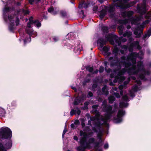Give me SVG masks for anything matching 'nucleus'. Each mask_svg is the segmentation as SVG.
I'll list each match as a JSON object with an SVG mask.
<instances>
[{"instance_id":"9","label":"nucleus","mask_w":151,"mask_h":151,"mask_svg":"<svg viewBox=\"0 0 151 151\" xmlns=\"http://www.w3.org/2000/svg\"><path fill=\"white\" fill-rule=\"evenodd\" d=\"M109 61L112 60L111 62V66H116L119 61L117 58H114L113 57H110L109 59Z\"/></svg>"},{"instance_id":"28","label":"nucleus","mask_w":151,"mask_h":151,"mask_svg":"<svg viewBox=\"0 0 151 151\" xmlns=\"http://www.w3.org/2000/svg\"><path fill=\"white\" fill-rule=\"evenodd\" d=\"M129 105V104L128 103H125L124 102H121L120 103L119 105L121 107H127Z\"/></svg>"},{"instance_id":"11","label":"nucleus","mask_w":151,"mask_h":151,"mask_svg":"<svg viewBox=\"0 0 151 151\" xmlns=\"http://www.w3.org/2000/svg\"><path fill=\"white\" fill-rule=\"evenodd\" d=\"M105 9L109 13H114L116 10L115 8L112 4L109 5V6H106Z\"/></svg>"},{"instance_id":"63","label":"nucleus","mask_w":151,"mask_h":151,"mask_svg":"<svg viewBox=\"0 0 151 151\" xmlns=\"http://www.w3.org/2000/svg\"><path fill=\"white\" fill-rule=\"evenodd\" d=\"M97 137H98V138L99 139V141H100L103 142V141L102 140L101 135H99V134H98L97 135Z\"/></svg>"},{"instance_id":"3","label":"nucleus","mask_w":151,"mask_h":151,"mask_svg":"<svg viewBox=\"0 0 151 151\" xmlns=\"http://www.w3.org/2000/svg\"><path fill=\"white\" fill-rule=\"evenodd\" d=\"M80 135L83 137L80 138V143L81 146L77 148V150L80 151H84L86 149V147L84 145V143L87 141V139L88 138V134L86 132H83L81 130L80 132Z\"/></svg>"},{"instance_id":"40","label":"nucleus","mask_w":151,"mask_h":151,"mask_svg":"<svg viewBox=\"0 0 151 151\" xmlns=\"http://www.w3.org/2000/svg\"><path fill=\"white\" fill-rule=\"evenodd\" d=\"M0 151H7L2 144L0 142Z\"/></svg>"},{"instance_id":"61","label":"nucleus","mask_w":151,"mask_h":151,"mask_svg":"<svg viewBox=\"0 0 151 151\" xmlns=\"http://www.w3.org/2000/svg\"><path fill=\"white\" fill-rule=\"evenodd\" d=\"M129 94L130 96L132 97H134L135 96L134 93L131 91L129 92Z\"/></svg>"},{"instance_id":"8","label":"nucleus","mask_w":151,"mask_h":151,"mask_svg":"<svg viewBox=\"0 0 151 151\" xmlns=\"http://www.w3.org/2000/svg\"><path fill=\"white\" fill-rule=\"evenodd\" d=\"M84 96L82 95L81 96H78L76 97L74 100L73 102L75 105H77L81 102H82L83 100Z\"/></svg>"},{"instance_id":"24","label":"nucleus","mask_w":151,"mask_h":151,"mask_svg":"<svg viewBox=\"0 0 151 151\" xmlns=\"http://www.w3.org/2000/svg\"><path fill=\"white\" fill-rule=\"evenodd\" d=\"M139 78L142 80H143L145 81H146L147 80V78L145 77V74L143 73H140L139 75Z\"/></svg>"},{"instance_id":"16","label":"nucleus","mask_w":151,"mask_h":151,"mask_svg":"<svg viewBox=\"0 0 151 151\" xmlns=\"http://www.w3.org/2000/svg\"><path fill=\"white\" fill-rule=\"evenodd\" d=\"M99 17L101 19H102L107 14V11L106 9H103L100 12Z\"/></svg>"},{"instance_id":"58","label":"nucleus","mask_w":151,"mask_h":151,"mask_svg":"<svg viewBox=\"0 0 151 151\" xmlns=\"http://www.w3.org/2000/svg\"><path fill=\"white\" fill-rule=\"evenodd\" d=\"M48 12L51 13L54 11V8L52 6H51L47 10Z\"/></svg>"},{"instance_id":"59","label":"nucleus","mask_w":151,"mask_h":151,"mask_svg":"<svg viewBox=\"0 0 151 151\" xmlns=\"http://www.w3.org/2000/svg\"><path fill=\"white\" fill-rule=\"evenodd\" d=\"M138 87L137 85H135L134 87L133 90L134 92H137L138 91Z\"/></svg>"},{"instance_id":"49","label":"nucleus","mask_w":151,"mask_h":151,"mask_svg":"<svg viewBox=\"0 0 151 151\" xmlns=\"http://www.w3.org/2000/svg\"><path fill=\"white\" fill-rule=\"evenodd\" d=\"M53 40L55 42H57L59 40V38L58 37L56 36H53L52 37Z\"/></svg>"},{"instance_id":"18","label":"nucleus","mask_w":151,"mask_h":151,"mask_svg":"<svg viewBox=\"0 0 151 151\" xmlns=\"http://www.w3.org/2000/svg\"><path fill=\"white\" fill-rule=\"evenodd\" d=\"M130 7V6L129 4H122L120 2V6L119 7L121 9H126Z\"/></svg>"},{"instance_id":"42","label":"nucleus","mask_w":151,"mask_h":151,"mask_svg":"<svg viewBox=\"0 0 151 151\" xmlns=\"http://www.w3.org/2000/svg\"><path fill=\"white\" fill-rule=\"evenodd\" d=\"M99 106L98 105H94L92 106V108H93V109L95 110L94 111L95 112H96V111H98V110H97Z\"/></svg>"},{"instance_id":"14","label":"nucleus","mask_w":151,"mask_h":151,"mask_svg":"<svg viewBox=\"0 0 151 151\" xmlns=\"http://www.w3.org/2000/svg\"><path fill=\"white\" fill-rule=\"evenodd\" d=\"M101 29L102 32V35H104L105 34L109 32V28L107 26L104 25L102 26Z\"/></svg>"},{"instance_id":"48","label":"nucleus","mask_w":151,"mask_h":151,"mask_svg":"<svg viewBox=\"0 0 151 151\" xmlns=\"http://www.w3.org/2000/svg\"><path fill=\"white\" fill-rule=\"evenodd\" d=\"M74 48L75 50H76L77 51H79V52H80L83 50V48L82 47L81 48L78 47V46L77 47H75Z\"/></svg>"},{"instance_id":"7","label":"nucleus","mask_w":151,"mask_h":151,"mask_svg":"<svg viewBox=\"0 0 151 151\" xmlns=\"http://www.w3.org/2000/svg\"><path fill=\"white\" fill-rule=\"evenodd\" d=\"M104 112L106 113L113 114L114 111L112 110V107L111 105H106L103 107Z\"/></svg>"},{"instance_id":"54","label":"nucleus","mask_w":151,"mask_h":151,"mask_svg":"<svg viewBox=\"0 0 151 151\" xmlns=\"http://www.w3.org/2000/svg\"><path fill=\"white\" fill-rule=\"evenodd\" d=\"M83 6L84 8H85L86 9L88 8V6L89 4V3H85L84 2H83Z\"/></svg>"},{"instance_id":"6","label":"nucleus","mask_w":151,"mask_h":151,"mask_svg":"<svg viewBox=\"0 0 151 151\" xmlns=\"http://www.w3.org/2000/svg\"><path fill=\"white\" fill-rule=\"evenodd\" d=\"M125 111L123 109L119 110L117 115V117L114 118V120L116 123H118L122 122V117L125 115Z\"/></svg>"},{"instance_id":"60","label":"nucleus","mask_w":151,"mask_h":151,"mask_svg":"<svg viewBox=\"0 0 151 151\" xmlns=\"http://www.w3.org/2000/svg\"><path fill=\"white\" fill-rule=\"evenodd\" d=\"M88 97H91L93 96V94L92 92L90 91L88 92Z\"/></svg>"},{"instance_id":"44","label":"nucleus","mask_w":151,"mask_h":151,"mask_svg":"<svg viewBox=\"0 0 151 151\" xmlns=\"http://www.w3.org/2000/svg\"><path fill=\"white\" fill-rule=\"evenodd\" d=\"M76 111L74 109H71L70 112V115L71 116H73L74 114H76Z\"/></svg>"},{"instance_id":"41","label":"nucleus","mask_w":151,"mask_h":151,"mask_svg":"<svg viewBox=\"0 0 151 151\" xmlns=\"http://www.w3.org/2000/svg\"><path fill=\"white\" fill-rule=\"evenodd\" d=\"M22 12L24 13V15L25 16L27 14H28L29 13V11L28 10H25L23 9L22 10Z\"/></svg>"},{"instance_id":"57","label":"nucleus","mask_w":151,"mask_h":151,"mask_svg":"<svg viewBox=\"0 0 151 151\" xmlns=\"http://www.w3.org/2000/svg\"><path fill=\"white\" fill-rule=\"evenodd\" d=\"M120 2H117L115 3V4H112V5H114V7H119Z\"/></svg>"},{"instance_id":"51","label":"nucleus","mask_w":151,"mask_h":151,"mask_svg":"<svg viewBox=\"0 0 151 151\" xmlns=\"http://www.w3.org/2000/svg\"><path fill=\"white\" fill-rule=\"evenodd\" d=\"M35 23L36 24L37 27L38 28L40 27L41 26V24L38 20L37 21H36Z\"/></svg>"},{"instance_id":"55","label":"nucleus","mask_w":151,"mask_h":151,"mask_svg":"<svg viewBox=\"0 0 151 151\" xmlns=\"http://www.w3.org/2000/svg\"><path fill=\"white\" fill-rule=\"evenodd\" d=\"M98 86V85L97 83H94L92 85V88L93 90H95L96 88Z\"/></svg>"},{"instance_id":"33","label":"nucleus","mask_w":151,"mask_h":151,"mask_svg":"<svg viewBox=\"0 0 151 151\" xmlns=\"http://www.w3.org/2000/svg\"><path fill=\"white\" fill-rule=\"evenodd\" d=\"M60 14L63 17H66L67 16V14L66 12L64 11H61L60 12Z\"/></svg>"},{"instance_id":"20","label":"nucleus","mask_w":151,"mask_h":151,"mask_svg":"<svg viewBox=\"0 0 151 151\" xmlns=\"http://www.w3.org/2000/svg\"><path fill=\"white\" fill-rule=\"evenodd\" d=\"M103 123H101L100 121H98L97 122L95 123V126L98 129L100 130L101 127L103 125Z\"/></svg>"},{"instance_id":"27","label":"nucleus","mask_w":151,"mask_h":151,"mask_svg":"<svg viewBox=\"0 0 151 151\" xmlns=\"http://www.w3.org/2000/svg\"><path fill=\"white\" fill-rule=\"evenodd\" d=\"M10 7H5L3 9V15H5V13L9 12L11 9Z\"/></svg>"},{"instance_id":"5","label":"nucleus","mask_w":151,"mask_h":151,"mask_svg":"<svg viewBox=\"0 0 151 151\" xmlns=\"http://www.w3.org/2000/svg\"><path fill=\"white\" fill-rule=\"evenodd\" d=\"M105 38L107 41H109L112 44H114V41L119 44L121 42H119L118 37L116 35L109 33L106 35Z\"/></svg>"},{"instance_id":"26","label":"nucleus","mask_w":151,"mask_h":151,"mask_svg":"<svg viewBox=\"0 0 151 151\" xmlns=\"http://www.w3.org/2000/svg\"><path fill=\"white\" fill-rule=\"evenodd\" d=\"M106 86L105 85L103 87L102 91L104 94H105L106 95H107L109 94V91H108L106 90Z\"/></svg>"},{"instance_id":"45","label":"nucleus","mask_w":151,"mask_h":151,"mask_svg":"<svg viewBox=\"0 0 151 151\" xmlns=\"http://www.w3.org/2000/svg\"><path fill=\"white\" fill-rule=\"evenodd\" d=\"M20 20L18 17H16V19L15 20V23H16V26H18Z\"/></svg>"},{"instance_id":"46","label":"nucleus","mask_w":151,"mask_h":151,"mask_svg":"<svg viewBox=\"0 0 151 151\" xmlns=\"http://www.w3.org/2000/svg\"><path fill=\"white\" fill-rule=\"evenodd\" d=\"M81 124L82 128H83L85 126V124L84 123L85 120L84 119H81Z\"/></svg>"},{"instance_id":"17","label":"nucleus","mask_w":151,"mask_h":151,"mask_svg":"<svg viewBox=\"0 0 151 151\" xmlns=\"http://www.w3.org/2000/svg\"><path fill=\"white\" fill-rule=\"evenodd\" d=\"M132 66L127 69V72L129 75L131 74L132 71L135 70L137 68L136 66L135 65H132Z\"/></svg>"},{"instance_id":"47","label":"nucleus","mask_w":151,"mask_h":151,"mask_svg":"<svg viewBox=\"0 0 151 151\" xmlns=\"http://www.w3.org/2000/svg\"><path fill=\"white\" fill-rule=\"evenodd\" d=\"M118 52L119 49L117 47H114L113 51V52L116 54H118Z\"/></svg>"},{"instance_id":"64","label":"nucleus","mask_w":151,"mask_h":151,"mask_svg":"<svg viewBox=\"0 0 151 151\" xmlns=\"http://www.w3.org/2000/svg\"><path fill=\"white\" fill-rule=\"evenodd\" d=\"M79 124V121L78 120V119L76 120L74 122V124L76 125H78Z\"/></svg>"},{"instance_id":"34","label":"nucleus","mask_w":151,"mask_h":151,"mask_svg":"<svg viewBox=\"0 0 151 151\" xmlns=\"http://www.w3.org/2000/svg\"><path fill=\"white\" fill-rule=\"evenodd\" d=\"M109 50V48L108 47L104 46L103 47L102 51L104 52L105 53H107Z\"/></svg>"},{"instance_id":"30","label":"nucleus","mask_w":151,"mask_h":151,"mask_svg":"<svg viewBox=\"0 0 151 151\" xmlns=\"http://www.w3.org/2000/svg\"><path fill=\"white\" fill-rule=\"evenodd\" d=\"M109 102L110 104H112L115 100V98L113 96H111L108 98Z\"/></svg>"},{"instance_id":"36","label":"nucleus","mask_w":151,"mask_h":151,"mask_svg":"<svg viewBox=\"0 0 151 151\" xmlns=\"http://www.w3.org/2000/svg\"><path fill=\"white\" fill-rule=\"evenodd\" d=\"M121 62L122 61H119L117 63V65L116 66L117 67V68L118 70H120L122 68V63Z\"/></svg>"},{"instance_id":"15","label":"nucleus","mask_w":151,"mask_h":151,"mask_svg":"<svg viewBox=\"0 0 151 151\" xmlns=\"http://www.w3.org/2000/svg\"><path fill=\"white\" fill-rule=\"evenodd\" d=\"M12 144L11 140L9 139L6 141V142L4 145V147L6 149H9L12 147Z\"/></svg>"},{"instance_id":"52","label":"nucleus","mask_w":151,"mask_h":151,"mask_svg":"<svg viewBox=\"0 0 151 151\" xmlns=\"http://www.w3.org/2000/svg\"><path fill=\"white\" fill-rule=\"evenodd\" d=\"M127 32V37L128 38H129V37H130L131 36V35H132V32L130 31H126Z\"/></svg>"},{"instance_id":"19","label":"nucleus","mask_w":151,"mask_h":151,"mask_svg":"<svg viewBox=\"0 0 151 151\" xmlns=\"http://www.w3.org/2000/svg\"><path fill=\"white\" fill-rule=\"evenodd\" d=\"M14 21H12V22H10L9 26V31L12 32H13L14 29Z\"/></svg>"},{"instance_id":"37","label":"nucleus","mask_w":151,"mask_h":151,"mask_svg":"<svg viewBox=\"0 0 151 151\" xmlns=\"http://www.w3.org/2000/svg\"><path fill=\"white\" fill-rule=\"evenodd\" d=\"M143 66L142 64H138L137 65V67L138 70H142L144 71L145 72V69L143 68Z\"/></svg>"},{"instance_id":"43","label":"nucleus","mask_w":151,"mask_h":151,"mask_svg":"<svg viewBox=\"0 0 151 151\" xmlns=\"http://www.w3.org/2000/svg\"><path fill=\"white\" fill-rule=\"evenodd\" d=\"M144 27V26L142 24L140 25L139 26H138L136 29V30H140L141 28L142 29V31H143V29Z\"/></svg>"},{"instance_id":"32","label":"nucleus","mask_w":151,"mask_h":151,"mask_svg":"<svg viewBox=\"0 0 151 151\" xmlns=\"http://www.w3.org/2000/svg\"><path fill=\"white\" fill-rule=\"evenodd\" d=\"M5 114V111L1 109H0V118L4 116Z\"/></svg>"},{"instance_id":"21","label":"nucleus","mask_w":151,"mask_h":151,"mask_svg":"<svg viewBox=\"0 0 151 151\" xmlns=\"http://www.w3.org/2000/svg\"><path fill=\"white\" fill-rule=\"evenodd\" d=\"M138 31L136 30L134 32V34L136 35V38H140L141 37L142 34V31L141 32H139Z\"/></svg>"},{"instance_id":"29","label":"nucleus","mask_w":151,"mask_h":151,"mask_svg":"<svg viewBox=\"0 0 151 151\" xmlns=\"http://www.w3.org/2000/svg\"><path fill=\"white\" fill-rule=\"evenodd\" d=\"M14 14L13 15H9L8 14V18L10 22H12V21H14H14L13 19L14 17Z\"/></svg>"},{"instance_id":"25","label":"nucleus","mask_w":151,"mask_h":151,"mask_svg":"<svg viewBox=\"0 0 151 151\" xmlns=\"http://www.w3.org/2000/svg\"><path fill=\"white\" fill-rule=\"evenodd\" d=\"M85 68L86 70L90 73H93V67H91L90 66H86Z\"/></svg>"},{"instance_id":"50","label":"nucleus","mask_w":151,"mask_h":151,"mask_svg":"<svg viewBox=\"0 0 151 151\" xmlns=\"http://www.w3.org/2000/svg\"><path fill=\"white\" fill-rule=\"evenodd\" d=\"M90 143H89L88 142H86L84 143V145L86 147V148H90Z\"/></svg>"},{"instance_id":"62","label":"nucleus","mask_w":151,"mask_h":151,"mask_svg":"<svg viewBox=\"0 0 151 151\" xmlns=\"http://www.w3.org/2000/svg\"><path fill=\"white\" fill-rule=\"evenodd\" d=\"M27 33L30 35L32 34V32L29 29H27L26 30Z\"/></svg>"},{"instance_id":"56","label":"nucleus","mask_w":151,"mask_h":151,"mask_svg":"<svg viewBox=\"0 0 151 151\" xmlns=\"http://www.w3.org/2000/svg\"><path fill=\"white\" fill-rule=\"evenodd\" d=\"M99 70L100 73H103L104 71V67L103 66H101Z\"/></svg>"},{"instance_id":"2","label":"nucleus","mask_w":151,"mask_h":151,"mask_svg":"<svg viewBox=\"0 0 151 151\" xmlns=\"http://www.w3.org/2000/svg\"><path fill=\"white\" fill-rule=\"evenodd\" d=\"M137 55L138 54L135 52H133L127 56L126 61H122L123 66L127 69L130 68V67L132 65V64L129 60H131L133 64H136V61L135 58L137 57Z\"/></svg>"},{"instance_id":"12","label":"nucleus","mask_w":151,"mask_h":151,"mask_svg":"<svg viewBox=\"0 0 151 151\" xmlns=\"http://www.w3.org/2000/svg\"><path fill=\"white\" fill-rule=\"evenodd\" d=\"M132 11H129L128 12L124 11L122 12L121 15L124 18H125L127 17H130L132 16Z\"/></svg>"},{"instance_id":"13","label":"nucleus","mask_w":151,"mask_h":151,"mask_svg":"<svg viewBox=\"0 0 151 151\" xmlns=\"http://www.w3.org/2000/svg\"><path fill=\"white\" fill-rule=\"evenodd\" d=\"M94 147L96 149V150H97L99 148L102 146L103 144V142L99 141L98 142H95L94 144Z\"/></svg>"},{"instance_id":"10","label":"nucleus","mask_w":151,"mask_h":151,"mask_svg":"<svg viewBox=\"0 0 151 151\" xmlns=\"http://www.w3.org/2000/svg\"><path fill=\"white\" fill-rule=\"evenodd\" d=\"M97 44H99V46L101 48H102L104 45L106 43V41L104 39L103 37H100L97 40Z\"/></svg>"},{"instance_id":"35","label":"nucleus","mask_w":151,"mask_h":151,"mask_svg":"<svg viewBox=\"0 0 151 151\" xmlns=\"http://www.w3.org/2000/svg\"><path fill=\"white\" fill-rule=\"evenodd\" d=\"M95 142V139L93 137H91L88 139V142L91 144H94Z\"/></svg>"},{"instance_id":"23","label":"nucleus","mask_w":151,"mask_h":151,"mask_svg":"<svg viewBox=\"0 0 151 151\" xmlns=\"http://www.w3.org/2000/svg\"><path fill=\"white\" fill-rule=\"evenodd\" d=\"M126 71H127V69L123 68L118 72V75L119 76L123 75Z\"/></svg>"},{"instance_id":"31","label":"nucleus","mask_w":151,"mask_h":151,"mask_svg":"<svg viewBox=\"0 0 151 151\" xmlns=\"http://www.w3.org/2000/svg\"><path fill=\"white\" fill-rule=\"evenodd\" d=\"M33 17H30L29 19V22L31 23V24H35L36 21H38V19L35 20H33Z\"/></svg>"},{"instance_id":"53","label":"nucleus","mask_w":151,"mask_h":151,"mask_svg":"<svg viewBox=\"0 0 151 151\" xmlns=\"http://www.w3.org/2000/svg\"><path fill=\"white\" fill-rule=\"evenodd\" d=\"M147 36L150 37L151 35V27L149 28L147 32Z\"/></svg>"},{"instance_id":"38","label":"nucleus","mask_w":151,"mask_h":151,"mask_svg":"<svg viewBox=\"0 0 151 151\" xmlns=\"http://www.w3.org/2000/svg\"><path fill=\"white\" fill-rule=\"evenodd\" d=\"M112 114H113L106 113L105 116V118L106 120H108L110 118Z\"/></svg>"},{"instance_id":"22","label":"nucleus","mask_w":151,"mask_h":151,"mask_svg":"<svg viewBox=\"0 0 151 151\" xmlns=\"http://www.w3.org/2000/svg\"><path fill=\"white\" fill-rule=\"evenodd\" d=\"M132 45L133 47L137 46V48L139 50H140L142 49V47L139 45L138 41L135 42L134 43L132 44Z\"/></svg>"},{"instance_id":"39","label":"nucleus","mask_w":151,"mask_h":151,"mask_svg":"<svg viewBox=\"0 0 151 151\" xmlns=\"http://www.w3.org/2000/svg\"><path fill=\"white\" fill-rule=\"evenodd\" d=\"M122 99L123 100L126 101H129V99L128 96L127 95H125L122 96Z\"/></svg>"},{"instance_id":"4","label":"nucleus","mask_w":151,"mask_h":151,"mask_svg":"<svg viewBox=\"0 0 151 151\" xmlns=\"http://www.w3.org/2000/svg\"><path fill=\"white\" fill-rule=\"evenodd\" d=\"M12 132L11 129L7 127H3L0 130V138L2 139H10Z\"/></svg>"},{"instance_id":"1","label":"nucleus","mask_w":151,"mask_h":151,"mask_svg":"<svg viewBox=\"0 0 151 151\" xmlns=\"http://www.w3.org/2000/svg\"><path fill=\"white\" fill-rule=\"evenodd\" d=\"M137 9L138 13L140 14V15L137 17L135 18L132 17L130 19V20L132 24H138V22L141 21L143 18L142 16L146 13L147 10L146 2L143 1V4L141 6L138 4L137 6Z\"/></svg>"}]
</instances>
